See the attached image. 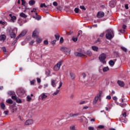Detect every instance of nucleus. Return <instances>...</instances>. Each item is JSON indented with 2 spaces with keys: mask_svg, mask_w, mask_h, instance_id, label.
Returning <instances> with one entry per match:
<instances>
[{
  "mask_svg": "<svg viewBox=\"0 0 130 130\" xmlns=\"http://www.w3.org/2000/svg\"><path fill=\"white\" fill-rule=\"evenodd\" d=\"M37 33H38V29H36L33 32H32V37L35 38H37L38 37V36H37Z\"/></svg>",
  "mask_w": 130,
  "mask_h": 130,
  "instance_id": "ddd939ff",
  "label": "nucleus"
},
{
  "mask_svg": "<svg viewBox=\"0 0 130 130\" xmlns=\"http://www.w3.org/2000/svg\"><path fill=\"white\" fill-rule=\"evenodd\" d=\"M122 116H123V117H126V113L124 112V113H123Z\"/></svg>",
  "mask_w": 130,
  "mask_h": 130,
  "instance_id": "6e6d98bb",
  "label": "nucleus"
},
{
  "mask_svg": "<svg viewBox=\"0 0 130 130\" xmlns=\"http://www.w3.org/2000/svg\"><path fill=\"white\" fill-rule=\"evenodd\" d=\"M31 13H36V9L34 8L33 10L31 11Z\"/></svg>",
  "mask_w": 130,
  "mask_h": 130,
  "instance_id": "5fc2aeb1",
  "label": "nucleus"
},
{
  "mask_svg": "<svg viewBox=\"0 0 130 130\" xmlns=\"http://www.w3.org/2000/svg\"><path fill=\"white\" fill-rule=\"evenodd\" d=\"M88 83L90 86H94V85H95V81H94V79L91 78L90 80H89Z\"/></svg>",
  "mask_w": 130,
  "mask_h": 130,
  "instance_id": "f8f14e48",
  "label": "nucleus"
},
{
  "mask_svg": "<svg viewBox=\"0 0 130 130\" xmlns=\"http://www.w3.org/2000/svg\"><path fill=\"white\" fill-rule=\"evenodd\" d=\"M125 8L126 10H128V5L126 4L125 5Z\"/></svg>",
  "mask_w": 130,
  "mask_h": 130,
  "instance_id": "13d9d810",
  "label": "nucleus"
},
{
  "mask_svg": "<svg viewBox=\"0 0 130 130\" xmlns=\"http://www.w3.org/2000/svg\"><path fill=\"white\" fill-rule=\"evenodd\" d=\"M113 100H115V101H116V100H117V97H116V96H113Z\"/></svg>",
  "mask_w": 130,
  "mask_h": 130,
  "instance_id": "bf43d9fd",
  "label": "nucleus"
},
{
  "mask_svg": "<svg viewBox=\"0 0 130 130\" xmlns=\"http://www.w3.org/2000/svg\"><path fill=\"white\" fill-rule=\"evenodd\" d=\"M106 99H108V100H110V99H111V96L110 95H108L106 97Z\"/></svg>",
  "mask_w": 130,
  "mask_h": 130,
  "instance_id": "603ef678",
  "label": "nucleus"
},
{
  "mask_svg": "<svg viewBox=\"0 0 130 130\" xmlns=\"http://www.w3.org/2000/svg\"><path fill=\"white\" fill-rule=\"evenodd\" d=\"M80 8V9H81V10H84V11H86V8H85V6H81Z\"/></svg>",
  "mask_w": 130,
  "mask_h": 130,
  "instance_id": "79ce46f5",
  "label": "nucleus"
},
{
  "mask_svg": "<svg viewBox=\"0 0 130 130\" xmlns=\"http://www.w3.org/2000/svg\"><path fill=\"white\" fill-rule=\"evenodd\" d=\"M44 44H45V45H47V44H48V41H47V40L44 41Z\"/></svg>",
  "mask_w": 130,
  "mask_h": 130,
  "instance_id": "09e8293b",
  "label": "nucleus"
},
{
  "mask_svg": "<svg viewBox=\"0 0 130 130\" xmlns=\"http://www.w3.org/2000/svg\"><path fill=\"white\" fill-rule=\"evenodd\" d=\"M58 82L59 83V87H58V89H60V88L61 87V86H62V82H61V81H60L59 79L58 78L51 80V86H52L53 88H55L56 87V84H57Z\"/></svg>",
  "mask_w": 130,
  "mask_h": 130,
  "instance_id": "f257e3e1",
  "label": "nucleus"
},
{
  "mask_svg": "<svg viewBox=\"0 0 130 130\" xmlns=\"http://www.w3.org/2000/svg\"><path fill=\"white\" fill-rule=\"evenodd\" d=\"M40 7L41 8H47V6L45 5V3L41 4Z\"/></svg>",
  "mask_w": 130,
  "mask_h": 130,
  "instance_id": "7c9ffc66",
  "label": "nucleus"
},
{
  "mask_svg": "<svg viewBox=\"0 0 130 130\" xmlns=\"http://www.w3.org/2000/svg\"><path fill=\"white\" fill-rule=\"evenodd\" d=\"M76 128V127L74 125H72L70 126V129L71 130H75L76 129H75Z\"/></svg>",
  "mask_w": 130,
  "mask_h": 130,
  "instance_id": "ea45409f",
  "label": "nucleus"
},
{
  "mask_svg": "<svg viewBox=\"0 0 130 130\" xmlns=\"http://www.w3.org/2000/svg\"><path fill=\"white\" fill-rule=\"evenodd\" d=\"M60 50L62 52H64L67 55H70V54H71V49L69 48L61 47Z\"/></svg>",
  "mask_w": 130,
  "mask_h": 130,
  "instance_id": "20e7f679",
  "label": "nucleus"
},
{
  "mask_svg": "<svg viewBox=\"0 0 130 130\" xmlns=\"http://www.w3.org/2000/svg\"><path fill=\"white\" fill-rule=\"evenodd\" d=\"M63 42V38L61 37L60 39V43H62Z\"/></svg>",
  "mask_w": 130,
  "mask_h": 130,
  "instance_id": "8fccbe9b",
  "label": "nucleus"
},
{
  "mask_svg": "<svg viewBox=\"0 0 130 130\" xmlns=\"http://www.w3.org/2000/svg\"><path fill=\"white\" fill-rule=\"evenodd\" d=\"M99 98H100V95H97L95 96L93 102V104L95 105L96 103H97V102L98 101Z\"/></svg>",
  "mask_w": 130,
  "mask_h": 130,
  "instance_id": "9b49d317",
  "label": "nucleus"
},
{
  "mask_svg": "<svg viewBox=\"0 0 130 130\" xmlns=\"http://www.w3.org/2000/svg\"><path fill=\"white\" fill-rule=\"evenodd\" d=\"M87 55H88V56H91L92 55V52L91 51H87L86 52Z\"/></svg>",
  "mask_w": 130,
  "mask_h": 130,
  "instance_id": "c85d7f7f",
  "label": "nucleus"
},
{
  "mask_svg": "<svg viewBox=\"0 0 130 130\" xmlns=\"http://www.w3.org/2000/svg\"><path fill=\"white\" fill-rule=\"evenodd\" d=\"M70 77L72 80H74L75 79V74L74 73H70Z\"/></svg>",
  "mask_w": 130,
  "mask_h": 130,
  "instance_id": "c756f323",
  "label": "nucleus"
},
{
  "mask_svg": "<svg viewBox=\"0 0 130 130\" xmlns=\"http://www.w3.org/2000/svg\"><path fill=\"white\" fill-rule=\"evenodd\" d=\"M74 11L75 13H76V14H78V13H79V11H80V9H79L78 8H75Z\"/></svg>",
  "mask_w": 130,
  "mask_h": 130,
  "instance_id": "a19ab883",
  "label": "nucleus"
},
{
  "mask_svg": "<svg viewBox=\"0 0 130 130\" xmlns=\"http://www.w3.org/2000/svg\"><path fill=\"white\" fill-rule=\"evenodd\" d=\"M98 128H104V126H103L102 125H100L98 126Z\"/></svg>",
  "mask_w": 130,
  "mask_h": 130,
  "instance_id": "3c124183",
  "label": "nucleus"
},
{
  "mask_svg": "<svg viewBox=\"0 0 130 130\" xmlns=\"http://www.w3.org/2000/svg\"><path fill=\"white\" fill-rule=\"evenodd\" d=\"M16 19H17V18L16 17V16H13V17H11V21H12V22H15Z\"/></svg>",
  "mask_w": 130,
  "mask_h": 130,
  "instance_id": "2f4dec72",
  "label": "nucleus"
},
{
  "mask_svg": "<svg viewBox=\"0 0 130 130\" xmlns=\"http://www.w3.org/2000/svg\"><path fill=\"white\" fill-rule=\"evenodd\" d=\"M17 93L18 96H22L25 94V90H24L23 88H20L18 89Z\"/></svg>",
  "mask_w": 130,
  "mask_h": 130,
  "instance_id": "423d86ee",
  "label": "nucleus"
},
{
  "mask_svg": "<svg viewBox=\"0 0 130 130\" xmlns=\"http://www.w3.org/2000/svg\"><path fill=\"white\" fill-rule=\"evenodd\" d=\"M56 42V40H54L52 41L51 43L53 45H54V44H55Z\"/></svg>",
  "mask_w": 130,
  "mask_h": 130,
  "instance_id": "de8ad7c7",
  "label": "nucleus"
},
{
  "mask_svg": "<svg viewBox=\"0 0 130 130\" xmlns=\"http://www.w3.org/2000/svg\"><path fill=\"white\" fill-rule=\"evenodd\" d=\"M46 75L47 76V77H48V76L50 75V71L49 70H47L46 71Z\"/></svg>",
  "mask_w": 130,
  "mask_h": 130,
  "instance_id": "c9c22d12",
  "label": "nucleus"
},
{
  "mask_svg": "<svg viewBox=\"0 0 130 130\" xmlns=\"http://www.w3.org/2000/svg\"><path fill=\"white\" fill-rule=\"evenodd\" d=\"M33 18L36 20H37L38 21L41 20V16L39 15H38L36 16H33Z\"/></svg>",
  "mask_w": 130,
  "mask_h": 130,
  "instance_id": "aec40b11",
  "label": "nucleus"
},
{
  "mask_svg": "<svg viewBox=\"0 0 130 130\" xmlns=\"http://www.w3.org/2000/svg\"><path fill=\"white\" fill-rule=\"evenodd\" d=\"M1 41H5L6 40V35H3L0 36Z\"/></svg>",
  "mask_w": 130,
  "mask_h": 130,
  "instance_id": "a211bd4d",
  "label": "nucleus"
},
{
  "mask_svg": "<svg viewBox=\"0 0 130 130\" xmlns=\"http://www.w3.org/2000/svg\"><path fill=\"white\" fill-rule=\"evenodd\" d=\"M57 3L56 2H54L53 3V6H54V7H57Z\"/></svg>",
  "mask_w": 130,
  "mask_h": 130,
  "instance_id": "c03bdc74",
  "label": "nucleus"
},
{
  "mask_svg": "<svg viewBox=\"0 0 130 130\" xmlns=\"http://www.w3.org/2000/svg\"><path fill=\"white\" fill-rule=\"evenodd\" d=\"M117 83L120 86V87H124V83L120 80H118L117 81Z\"/></svg>",
  "mask_w": 130,
  "mask_h": 130,
  "instance_id": "2eb2a0df",
  "label": "nucleus"
},
{
  "mask_svg": "<svg viewBox=\"0 0 130 130\" xmlns=\"http://www.w3.org/2000/svg\"><path fill=\"white\" fill-rule=\"evenodd\" d=\"M114 37V35L113 34V30L112 29H108L107 30V34L106 35V38L107 39H112Z\"/></svg>",
  "mask_w": 130,
  "mask_h": 130,
  "instance_id": "f03ea898",
  "label": "nucleus"
},
{
  "mask_svg": "<svg viewBox=\"0 0 130 130\" xmlns=\"http://www.w3.org/2000/svg\"><path fill=\"white\" fill-rule=\"evenodd\" d=\"M20 16L22 18H27V15H26V14H25V13H20Z\"/></svg>",
  "mask_w": 130,
  "mask_h": 130,
  "instance_id": "a878e982",
  "label": "nucleus"
},
{
  "mask_svg": "<svg viewBox=\"0 0 130 130\" xmlns=\"http://www.w3.org/2000/svg\"><path fill=\"white\" fill-rule=\"evenodd\" d=\"M85 103V101H81L79 103V104L80 105H82V104H84Z\"/></svg>",
  "mask_w": 130,
  "mask_h": 130,
  "instance_id": "052dcab7",
  "label": "nucleus"
},
{
  "mask_svg": "<svg viewBox=\"0 0 130 130\" xmlns=\"http://www.w3.org/2000/svg\"><path fill=\"white\" fill-rule=\"evenodd\" d=\"M75 55L76 56H80V57H82V56H85V54L82 53H79V52H75Z\"/></svg>",
  "mask_w": 130,
  "mask_h": 130,
  "instance_id": "4468645a",
  "label": "nucleus"
},
{
  "mask_svg": "<svg viewBox=\"0 0 130 130\" xmlns=\"http://www.w3.org/2000/svg\"><path fill=\"white\" fill-rule=\"evenodd\" d=\"M39 99H41V100H44L47 98V93H42L40 96H39Z\"/></svg>",
  "mask_w": 130,
  "mask_h": 130,
  "instance_id": "0eeeda50",
  "label": "nucleus"
},
{
  "mask_svg": "<svg viewBox=\"0 0 130 130\" xmlns=\"http://www.w3.org/2000/svg\"><path fill=\"white\" fill-rule=\"evenodd\" d=\"M33 123V120L29 119L27 120L24 123L25 125H30V124H32Z\"/></svg>",
  "mask_w": 130,
  "mask_h": 130,
  "instance_id": "1a4fd4ad",
  "label": "nucleus"
},
{
  "mask_svg": "<svg viewBox=\"0 0 130 130\" xmlns=\"http://www.w3.org/2000/svg\"><path fill=\"white\" fill-rule=\"evenodd\" d=\"M47 87H48V84H45L44 85V88H47Z\"/></svg>",
  "mask_w": 130,
  "mask_h": 130,
  "instance_id": "0e129e2a",
  "label": "nucleus"
},
{
  "mask_svg": "<svg viewBox=\"0 0 130 130\" xmlns=\"http://www.w3.org/2000/svg\"><path fill=\"white\" fill-rule=\"evenodd\" d=\"M106 54L102 53L99 57L100 61L101 62H102V63H103L104 64H106V61H105V59H106Z\"/></svg>",
  "mask_w": 130,
  "mask_h": 130,
  "instance_id": "7ed1b4c3",
  "label": "nucleus"
},
{
  "mask_svg": "<svg viewBox=\"0 0 130 130\" xmlns=\"http://www.w3.org/2000/svg\"><path fill=\"white\" fill-rule=\"evenodd\" d=\"M35 81L32 80L30 81V84L34 85Z\"/></svg>",
  "mask_w": 130,
  "mask_h": 130,
  "instance_id": "69168bd1",
  "label": "nucleus"
},
{
  "mask_svg": "<svg viewBox=\"0 0 130 130\" xmlns=\"http://www.w3.org/2000/svg\"><path fill=\"white\" fill-rule=\"evenodd\" d=\"M109 70V68L108 67H104L103 69V71L104 72H108V70Z\"/></svg>",
  "mask_w": 130,
  "mask_h": 130,
  "instance_id": "b1692460",
  "label": "nucleus"
},
{
  "mask_svg": "<svg viewBox=\"0 0 130 130\" xmlns=\"http://www.w3.org/2000/svg\"><path fill=\"white\" fill-rule=\"evenodd\" d=\"M57 10H59V11H61V10H62V7L61 6H59L57 8Z\"/></svg>",
  "mask_w": 130,
  "mask_h": 130,
  "instance_id": "864d4df0",
  "label": "nucleus"
},
{
  "mask_svg": "<svg viewBox=\"0 0 130 130\" xmlns=\"http://www.w3.org/2000/svg\"><path fill=\"white\" fill-rule=\"evenodd\" d=\"M0 106L3 110H5V109L6 108V105H5V103H1V104H0Z\"/></svg>",
  "mask_w": 130,
  "mask_h": 130,
  "instance_id": "4be33fe9",
  "label": "nucleus"
},
{
  "mask_svg": "<svg viewBox=\"0 0 130 130\" xmlns=\"http://www.w3.org/2000/svg\"><path fill=\"white\" fill-rule=\"evenodd\" d=\"M79 115H80V113H75V114H73V113L70 114L71 117H75L76 116H79Z\"/></svg>",
  "mask_w": 130,
  "mask_h": 130,
  "instance_id": "6ab92c4d",
  "label": "nucleus"
},
{
  "mask_svg": "<svg viewBox=\"0 0 130 130\" xmlns=\"http://www.w3.org/2000/svg\"><path fill=\"white\" fill-rule=\"evenodd\" d=\"M91 48H92V50H93V51L97 52V51H98V50H99V48H98V47L95 46H92L91 47Z\"/></svg>",
  "mask_w": 130,
  "mask_h": 130,
  "instance_id": "dca6fc26",
  "label": "nucleus"
},
{
  "mask_svg": "<svg viewBox=\"0 0 130 130\" xmlns=\"http://www.w3.org/2000/svg\"><path fill=\"white\" fill-rule=\"evenodd\" d=\"M122 28H123V29H126V25H123V26H122Z\"/></svg>",
  "mask_w": 130,
  "mask_h": 130,
  "instance_id": "774afa93",
  "label": "nucleus"
},
{
  "mask_svg": "<svg viewBox=\"0 0 130 130\" xmlns=\"http://www.w3.org/2000/svg\"><path fill=\"white\" fill-rule=\"evenodd\" d=\"M37 82L38 83H41V79L40 78H37Z\"/></svg>",
  "mask_w": 130,
  "mask_h": 130,
  "instance_id": "e2e57ef3",
  "label": "nucleus"
},
{
  "mask_svg": "<svg viewBox=\"0 0 130 130\" xmlns=\"http://www.w3.org/2000/svg\"><path fill=\"white\" fill-rule=\"evenodd\" d=\"M96 16L98 18H103V17H104V12L102 11H100L98 13Z\"/></svg>",
  "mask_w": 130,
  "mask_h": 130,
  "instance_id": "9d476101",
  "label": "nucleus"
},
{
  "mask_svg": "<svg viewBox=\"0 0 130 130\" xmlns=\"http://www.w3.org/2000/svg\"><path fill=\"white\" fill-rule=\"evenodd\" d=\"M36 38H37L36 42H37V44H38V43H40L42 41V39H41L39 37H37Z\"/></svg>",
  "mask_w": 130,
  "mask_h": 130,
  "instance_id": "412c9836",
  "label": "nucleus"
},
{
  "mask_svg": "<svg viewBox=\"0 0 130 130\" xmlns=\"http://www.w3.org/2000/svg\"><path fill=\"white\" fill-rule=\"evenodd\" d=\"M109 63L111 67H113V66H114V61L112 60H110Z\"/></svg>",
  "mask_w": 130,
  "mask_h": 130,
  "instance_id": "393cba45",
  "label": "nucleus"
},
{
  "mask_svg": "<svg viewBox=\"0 0 130 130\" xmlns=\"http://www.w3.org/2000/svg\"><path fill=\"white\" fill-rule=\"evenodd\" d=\"M8 113H9V111H4V114H5V115H8Z\"/></svg>",
  "mask_w": 130,
  "mask_h": 130,
  "instance_id": "680f3d73",
  "label": "nucleus"
},
{
  "mask_svg": "<svg viewBox=\"0 0 130 130\" xmlns=\"http://www.w3.org/2000/svg\"><path fill=\"white\" fill-rule=\"evenodd\" d=\"M28 4L29 6H33L34 5H35V1L34 0H30Z\"/></svg>",
  "mask_w": 130,
  "mask_h": 130,
  "instance_id": "5701e85b",
  "label": "nucleus"
},
{
  "mask_svg": "<svg viewBox=\"0 0 130 130\" xmlns=\"http://www.w3.org/2000/svg\"><path fill=\"white\" fill-rule=\"evenodd\" d=\"M27 34V30H23L22 32L19 35L20 37H23V36H25Z\"/></svg>",
  "mask_w": 130,
  "mask_h": 130,
  "instance_id": "f3484780",
  "label": "nucleus"
},
{
  "mask_svg": "<svg viewBox=\"0 0 130 130\" xmlns=\"http://www.w3.org/2000/svg\"><path fill=\"white\" fill-rule=\"evenodd\" d=\"M88 108H89L88 106H84L83 109H88Z\"/></svg>",
  "mask_w": 130,
  "mask_h": 130,
  "instance_id": "338daca9",
  "label": "nucleus"
},
{
  "mask_svg": "<svg viewBox=\"0 0 130 130\" xmlns=\"http://www.w3.org/2000/svg\"><path fill=\"white\" fill-rule=\"evenodd\" d=\"M115 94V92L114 91L112 90L111 93L110 94V96H113Z\"/></svg>",
  "mask_w": 130,
  "mask_h": 130,
  "instance_id": "49530a36",
  "label": "nucleus"
},
{
  "mask_svg": "<svg viewBox=\"0 0 130 130\" xmlns=\"http://www.w3.org/2000/svg\"><path fill=\"white\" fill-rule=\"evenodd\" d=\"M26 98H27V101H30V100H31V97L29 95H27Z\"/></svg>",
  "mask_w": 130,
  "mask_h": 130,
  "instance_id": "a18cd8bd",
  "label": "nucleus"
},
{
  "mask_svg": "<svg viewBox=\"0 0 130 130\" xmlns=\"http://www.w3.org/2000/svg\"><path fill=\"white\" fill-rule=\"evenodd\" d=\"M15 94V92L14 91H9L8 95H14Z\"/></svg>",
  "mask_w": 130,
  "mask_h": 130,
  "instance_id": "58836bf2",
  "label": "nucleus"
},
{
  "mask_svg": "<svg viewBox=\"0 0 130 130\" xmlns=\"http://www.w3.org/2000/svg\"><path fill=\"white\" fill-rule=\"evenodd\" d=\"M18 118L21 121H23V120H24V119L21 116H18Z\"/></svg>",
  "mask_w": 130,
  "mask_h": 130,
  "instance_id": "37998d69",
  "label": "nucleus"
},
{
  "mask_svg": "<svg viewBox=\"0 0 130 130\" xmlns=\"http://www.w3.org/2000/svg\"><path fill=\"white\" fill-rule=\"evenodd\" d=\"M121 48L123 50V51H124V52H126V51H127V49L124 47H121Z\"/></svg>",
  "mask_w": 130,
  "mask_h": 130,
  "instance_id": "e433bc0d",
  "label": "nucleus"
},
{
  "mask_svg": "<svg viewBox=\"0 0 130 130\" xmlns=\"http://www.w3.org/2000/svg\"><path fill=\"white\" fill-rule=\"evenodd\" d=\"M10 36L11 38H15V37H16V34L14 32H11L10 34Z\"/></svg>",
  "mask_w": 130,
  "mask_h": 130,
  "instance_id": "cd10ccee",
  "label": "nucleus"
},
{
  "mask_svg": "<svg viewBox=\"0 0 130 130\" xmlns=\"http://www.w3.org/2000/svg\"><path fill=\"white\" fill-rule=\"evenodd\" d=\"M62 63V61H60L58 62L54 67V70L55 71H59V69H60V66H61Z\"/></svg>",
  "mask_w": 130,
  "mask_h": 130,
  "instance_id": "39448f33",
  "label": "nucleus"
},
{
  "mask_svg": "<svg viewBox=\"0 0 130 130\" xmlns=\"http://www.w3.org/2000/svg\"><path fill=\"white\" fill-rule=\"evenodd\" d=\"M59 93V90H57L53 94V96H55L56 95H57V93Z\"/></svg>",
  "mask_w": 130,
  "mask_h": 130,
  "instance_id": "4c0bfd02",
  "label": "nucleus"
},
{
  "mask_svg": "<svg viewBox=\"0 0 130 130\" xmlns=\"http://www.w3.org/2000/svg\"><path fill=\"white\" fill-rule=\"evenodd\" d=\"M115 3H113V2L111 1L110 3V6H111V7H114V6H115Z\"/></svg>",
  "mask_w": 130,
  "mask_h": 130,
  "instance_id": "72a5a7b5",
  "label": "nucleus"
},
{
  "mask_svg": "<svg viewBox=\"0 0 130 130\" xmlns=\"http://www.w3.org/2000/svg\"><path fill=\"white\" fill-rule=\"evenodd\" d=\"M12 99L15 100L17 103H22V100L20 99L17 98V95H12Z\"/></svg>",
  "mask_w": 130,
  "mask_h": 130,
  "instance_id": "6e6552de",
  "label": "nucleus"
},
{
  "mask_svg": "<svg viewBox=\"0 0 130 130\" xmlns=\"http://www.w3.org/2000/svg\"><path fill=\"white\" fill-rule=\"evenodd\" d=\"M72 40H73V41H74V42H77V41H78V38L73 37V38H72Z\"/></svg>",
  "mask_w": 130,
  "mask_h": 130,
  "instance_id": "f704fd0d",
  "label": "nucleus"
},
{
  "mask_svg": "<svg viewBox=\"0 0 130 130\" xmlns=\"http://www.w3.org/2000/svg\"><path fill=\"white\" fill-rule=\"evenodd\" d=\"M88 129L89 130H94V128L93 127H92V126H89L88 127Z\"/></svg>",
  "mask_w": 130,
  "mask_h": 130,
  "instance_id": "4d7b16f0",
  "label": "nucleus"
},
{
  "mask_svg": "<svg viewBox=\"0 0 130 130\" xmlns=\"http://www.w3.org/2000/svg\"><path fill=\"white\" fill-rule=\"evenodd\" d=\"M55 38L57 40H59V35H58V34L55 35Z\"/></svg>",
  "mask_w": 130,
  "mask_h": 130,
  "instance_id": "473e14b6",
  "label": "nucleus"
},
{
  "mask_svg": "<svg viewBox=\"0 0 130 130\" xmlns=\"http://www.w3.org/2000/svg\"><path fill=\"white\" fill-rule=\"evenodd\" d=\"M6 102H7V103H9V104H12L13 100H12L11 99H8V100H6Z\"/></svg>",
  "mask_w": 130,
  "mask_h": 130,
  "instance_id": "bb28decb",
  "label": "nucleus"
}]
</instances>
